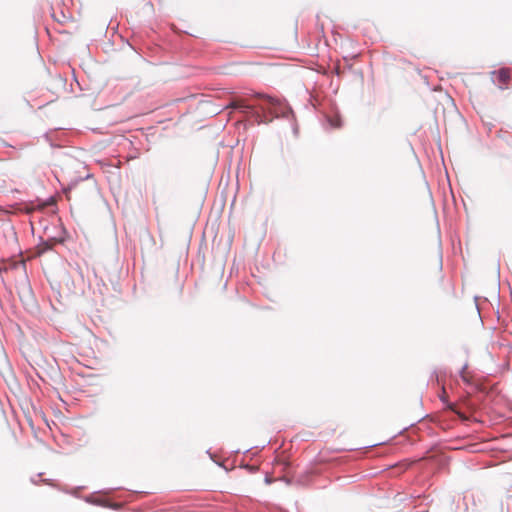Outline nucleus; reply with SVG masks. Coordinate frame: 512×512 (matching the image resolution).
Here are the masks:
<instances>
[{
  "instance_id": "obj_6",
  "label": "nucleus",
  "mask_w": 512,
  "mask_h": 512,
  "mask_svg": "<svg viewBox=\"0 0 512 512\" xmlns=\"http://www.w3.org/2000/svg\"><path fill=\"white\" fill-rule=\"evenodd\" d=\"M447 408L450 409L451 411L455 412L459 417H461L462 419L464 420H467L468 418L466 416H464L461 412H459L455 405L454 404H448L447 405Z\"/></svg>"
},
{
  "instance_id": "obj_1",
  "label": "nucleus",
  "mask_w": 512,
  "mask_h": 512,
  "mask_svg": "<svg viewBox=\"0 0 512 512\" xmlns=\"http://www.w3.org/2000/svg\"><path fill=\"white\" fill-rule=\"evenodd\" d=\"M256 97L265 102V105H262L261 109H263V110L267 109L271 113H277L276 107L281 104L278 99L273 98L268 95H261V94H257Z\"/></svg>"
},
{
  "instance_id": "obj_3",
  "label": "nucleus",
  "mask_w": 512,
  "mask_h": 512,
  "mask_svg": "<svg viewBox=\"0 0 512 512\" xmlns=\"http://www.w3.org/2000/svg\"><path fill=\"white\" fill-rule=\"evenodd\" d=\"M4 270H16V269H22L23 271L26 270V262L25 260L21 259L19 261H16V260H12V261H9L7 264L4 265L3 267Z\"/></svg>"
},
{
  "instance_id": "obj_4",
  "label": "nucleus",
  "mask_w": 512,
  "mask_h": 512,
  "mask_svg": "<svg viewBox=\"0 0 512 512\" xmlns=\"http://www.w3.org/2000/svg\"><path fill=\"white\" fill-rule=\"evenodd\" d=\"M227 107L234 108V109H236V108L247 109V110L253 109V106L248 105L245 100H235V101L231 102Z\"/></svg>"
},
{
  "instance_id": "obj_8",
  "label": "nucleus",
  "mask_w": 512,
  "mask_h": 512,
  "mask_svg": "<svg viewBox=\"0 0 512 512\" xmlns=\"http://www.w3.org/2000/svg\"><path fill=\"white\" fill-rule=\"evenodd\" d=\"M441 399H442V401H443V402H446V401H447V400H446V392H445V390H444V389H443V393H442V395H441Z\"/></svg>"
},
{
  "instance_id": "obj_7",
  "label": "nucleus",
  "mask_w": 512,
  "mask_h": 512,
  "mask_svg": "<svg viewBox=\"0 0 512 512\" xmlns=\"http://www.w3.org/2000/svg\"><path fill=\"white\" fill-rule=\"evenodd\" d=\"M462 379L465 381V382H469V377L468 375L463 371L462 372Z\"/></svg>"
},
{
  "instance_id": "obj_2",
  "label": "nucleus",
  "mask_w": 512,
  "mask_h": 512,
  "mask_svg": "<svg viewBox=\"0 0 512 512\" xmlns=\"http://www.w3.org/2000/svg\"><path fill=\"white\" fill-rule=\"evenodd\" d=\"M497 79L501 87H506L511 79V73L508 69H501L497 72Z\"/></svg>"
},
{
  "instance_id": "obj_5",
  "label": "nucleus",
  "mask_w": 512,
  "mask_h": 512,
  "mask_svg": "<svg viewBox=\"0 0 512 512\" xmlns=\"http://www.w3.org/2000/svg\"><path fill=\"white\" fill-rule=\"evenodd\" d=\"M329 122H330V125L333 127V128H340L342 123H341V119L339 116H335V117H331L329 118Z\"/></svg>"
}]
</instances>
